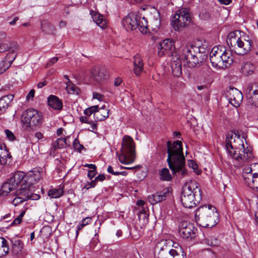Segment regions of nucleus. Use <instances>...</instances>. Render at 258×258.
Here are the masks:
<instances>
[{
  "mask_svg": "<svg viewBox=\"0 0 258 258\" xmlns=\"http://www.w3.org/2000/svg\"><path fill=\"white\" fill-rule=\"evenodd\" d=\"M167 159L169 168L175 176L184 177L187 174L185 168V158L183 155L182 142L180 141H168L167 143Z\"/></svg>",
  "mask_w": 258,
  "mask_h": 258,
  "instance_id": "obj_1",
  "label": "nucleus"
},
{
  "mask_svg": "<svg viewBox=\"0 0 258 258\" xmlns=\"http://www.w3.org/2000/svg\"><path fill=\"white\" fill-rule=\"evenodd\" d=\"M227 43L231 52L238 55H244L251 50L253 41L248 35L244 34L241 36V32L237 30L229 33Z\"/></svg>",
  "mask_w": 258,
  "mask_h": 258,
  "instance_id": "obj_2",
  "label": "nucleus"
},
{
  "mask_svg": "<svg viewBox=\"0 0 258 258\" xmlns=\"http://www.w3.org/2000/svg\"><path fill=\"white\" fill-rule=\"evenodd\" d=\"M202 200V191L195 181L185 183L182 187L181 202L186 208L195 207Z\"/></svg>",
  "mask_w": 258,
  "mask_h": 258,
  "instance_id": "obj_3",
  "label": "nucleus"
},
{
  "mask_svg": "<svg viewBox=\"0 0 258 258\" xmlns=\"http://www.w3.org/2000/svg\"><path fill=\"white\" fill-rule=\"evenodd\" d=\"M218 213L216 208L208 205L201 206L196 211L195 219L197 223L203 227H212L218 222Z\"/></svg>",
  "mask_w": 258,
  "mask_h": 258,
  "instance_id": "obj_4",
  "label": "nucleus"
},
{
  "mask_svg": "<svg viewBox=\"0 0 258 258\" xmlns=\"http://www.w3.org/2000/svg\"><path fill=\"white\" fill-rule=\"evenodd\" d=\"M210 59L215 68H228L233 62L231 51H228L223 46H214L210 53Z\"/></svg>",
  "mask_w": 258,
  "mask_h": 258,
  "instance_id": "obj_5",
  "label": "nucleus"
},
{
  "mask_svg": "<svg viewBox=\"0 0 258 258\" xmlns=\"http://www.w3.org/2000/svg\"><path fill=\"white\" fill-rule=\"evenodd\" d=\"M201 49L204 48L191 44H186L183 48L182 58L186 63L188 67H196L206 59L207 56L202 52Z\"/></svg>",
  "mask_w": 258,
  "mask_h": 258,
  "instance_id": "obj_6",
  "label": "nucleus"
},
{
  "mask_svg": "<svg viewBox=\"0 0 258 258\" xmlns=\"http://www.w3.org/2000/svg\"><path fill=\"white\" fill-rule=\"evenodd\" d=\"M238 147L233 146L229 141L226 142V147L227 151L235 160L237 166L240 167L245 163L249 162L253 158L251 151L244 148V145L242 141Z\"/></svg>",
  "mask_w": 258,
  "mask_h": 258,
  "instance_id": "obj_7",
  "label": "nucleus"
},
{
  "mask_svg": "<svg viewBox=\"0 0 258 258\" xmlns=\"http://www.w3.org/2000/svg\"><path fill=\"white\" fill-rule=\"evenodd\" d=\"M121 23L127 31L138 29L143 34L147 33V20L139 14H128L122 20Z\"/></svg>",
  "mask_w": 258,
  "mask_h": 258,
  "instance_id": "obj_8",
  "label": "nucleus"
},
{
  "mask_svg": "<svg viewBox=\"0 0 258 258\" xmlns=\"http://www.w3.org/2000/svg\"><path fill=\"white\" fill-rule=\"evenodd\" d=\"M135 143L132 138L124 136L122 138L121 153L118 156V160L123 164H128L134 162L136 159Z\"/></svg>",
  "mask_w": 258,
  "mask_h": 258,
  "instance_id": "obj_9",
  "label": "nucleus"
},
{
  "mask_svg": "<svg viewBox=\"0 0 258 258\" xmlns=\"http://www.w3.org/2000/svg\"><path fill=\"white\" fill-rule=\"evenodd\" d=\"M21 120L26 130H36L41 125L43 118L40 112L36 109L31 108L23 112Z\"/></svg>",
  "mask_w": 258,
  "mask_h": 258,
  "instance_id": "obj_10",
  "label": "nucleus"
},
{
  "mask_svg": "<svg viewBox=\"0 0 258 258\" xmlns=\"http://www.w3.org/2000/svg\"><path fill=\"white\" fill-rule=\"evenodd\" d=\"M191 22V13L189 9L182 8L177 10L171 18V25L175 31H180L188 26Z\"/></svg>",
  "mask_w": 258,
  "mask_h": 258,
  "instance_id": "obj_11",
  "label": "nucleus"
},
{
  "mask_svg": "<svg viewBox=\"0 0 258 258\" xmlns=\"http://www.w3.org/2000/svg\"><path fill=\"white\" fill-rule=\"evenodd\" d=\"M197 229L187 221H182L179 226V233L182 238L192 239L196 236Z\"/></svg>",
  "mask_w": 258,
  "mask_h": 258,
  "instance_id": "obj_12",
  "label": "nucleus"
},
{
  "mask_svg": "<svg viewBox=\"0 0 258 258\" xmlns=\"http://www.w3.org/2000/svg\"><path fill=\"white\" fill-rule=\"evenodd\" d=\"M161 25L160 14L158 10L153 9L150 12L149 21H147V32L151 33V31L156 32L159 30Z\"/></svg>",
  "mask_w": 258,
  "mask_h": 258,
  "instance_id": "obj_13",
  "label": "nucleus"
},
{
  "mask_svg": "<svg viewBox=\"0 0 258 258\" xmlns=\"http://www.w3.org/2000/svg\"><path fill=\"white\" fill-rule=\"evenodd\" d=\"M226 96L229 103L233 106L237 107L240 106L242 101V93L234 87H229L226 91Z\"/></svg>",
  "mask_w": 258,
  "mask_h": 258,
  "instance_id": "obj_14",
  "label": "nucleus"
},
{
  "mask_svg": "<svg viewBox=\"0 0 258 258\" xmlns=\"http://www.w3.org/2000/svg\"><path fill=\"white\" fill-rule=\"evenodd\" d=\"M109 77L108 73L104 67H95L90 71V78L98 83H103Z\"/></svg>",
  "mask_w": 258,
  "mask_h": 258,
  "instance_id": "obj_15",
  "label": "nucleus"
},
{
  "mask_svg": "<svg viewBox=\"0 0 258 258\" xmlns=\"http://www.w3.org/2000/svg\"><path fill=\"white\" fill-rule=\"evenodd\" d=\"M170 192V188H164L161 191H157L156 193L149 195L148 197L149 202L151 205H155L159 202L164 201L168 197Z\"/></svg>",
  "mask_w": 258,
  "mask_h": 258,
  "instance_id": "obj_16",
  "label": "nucleus"
},
{
  "mask_svg": "<svg viewBox=\"0 0 258 258\" xmlns=\"http://www.w3.org/2000/svg\"><path fill=\"white\" fill-rule=\"evenodd\" d=\"M158 55L162 56L164 55H169L174 50V42L169 39H165L160 42L158 45Z\"/></svg>",
  "mask_w": 258,
  "mask_h": 258,
  "instance_id": "obj_17",
  "label": "nucleus"
},
{
  "mask_svg": "<svg viewBox=\"0 0 258 258\" xmlns=\"http://www.w3.org/2000/svg\"><path fill=\"white\" fill-rule=\"evenodd\" d=\"M246 97L248 103L252 106L258 107V85L253 84L247 89Z\"/></svg>",
  "mask_w": 258,
  "mask_h": 258,
  "instance_id": "obj_18",
  "label": "nucleus"
},
{
  "mask_svg": "<svg viewBox=\"0 0 258 258\" xmlns=\"http://www.w3.org/2000/svg\"><path fill=\"white\" fill-rule=\"evenodd\" d=\"M41 178V173L38 169L34 168L28 171L25 175L24 182L26 183V185L25 186H29L36 183Z\"/></svg>",
  "mask_w": 258,
  "mask_h": 258,
  "instance_id": "obj_19",
  "label": "nucleus"
},
{
  "mask_svg": "<svg viewBox=\"0 0 258 258\" xmlns=\"http://www.w3.org/2000/svg\"><path fill=\"white\" fill-rule=\"evenodd\" d=\"M242 177L248 186H252L255 182V179L258 178V174L257 173H252L251 168L247 166L243 169Z\"/></svg>",
  "mask_w": 258,
  "mask_h": 258,
  "instance_id": "obj_20",
  "label": "nucleus"
},
{
  "mask_svg": "<svg viewBox=\"0 0 258 258\" xmlns=\"http://www.w3.org/2000/svg\"><path fill=\"white\" fill-rule=\"evenodd\" d=\"M18 49L19 46L17 43L13 42L11 43V48L9 50V52L3 60L10 63L11 66L17 56L16 51Z\"/></svg>",
  "mask_w": 258,
  "mask_h": 258,
  "instance_id": "obj_21",
  "label": "nucleus"
},
{
  "mask_svg": "<svg viewBox=\"0 0 258 258\" xmlns=\"http://www.w3.org/2000/svg\"><path fill=\"white\" fill-rule=\"evenodd\" d=\"M13 98L14 95L12 94L4 95L0 98V113L6 112V110L10 106Z\"/></svg>",
  "mask_w": 258,
  "mask_h": 258,
  "instance_id": "obj_22",
  "label": "nucleus"
},
{
  "mask_svg": "<svg viewBox=\"0 0 258 258\" xmlns=\"http://www.w3.org/2000/svg\"><path fill=\"white\" fill-rule=\"evenodd\" d=\"M17 195H26L27 197V200H37L40 198V196L38 194H32L28 187L25 186L21 187L16 191Z\"/></svg>",
  "mask_w": 258,
  "mask_h": 258,
  "instance_id": "obj_23",
  "label": "nucleus"
},
{
  "mask_svg": "<svg viewBox=\"0 0 258 258\" xmlns=\"http://www.w3.org/2000/svg\"><path fill=\"white\" fill-rule=\"evenodd\" d=\"M93 21L102 29H105L107 27V21L104 18V17L93 11H90Z\"/></svg>",
  "mask_w": 258,
  "mask_h": 258,
  "instance_id": "obj_24",
  "label": "nucleus"
},
{
  "mask_svg": "<svg viewBox=\"0 0 258 258\" xmlns=\"http://www.w3.org/2000/svg\"><path fill=\"white\" fill-rule=\"evenodd\" d=\"M48 104L50 107L55 110H60L62 108V101L54 95H50L48 98Z\"/></svg>",
  "mask_w": 258,
  "mask_h": 258,
  "instance_id": "obj_25",
  "label": "nucleus"
},
{
  "mask_svg": "<svg viewBox=\"0 0 258 258\" xmlns=\"http://www.w3.org/2000/svg\"><path fill=\"white\" fill-rule=\"evenodd\" d=\"M134 73L137 76H140L143 70L144 63L139 55L134 57Z\"/></svg>",
  "mask_w": 258,
  "mask_h": 258,
  "instance_id": "obj_26",
  "label": "nucleus"
},
{
  "mask_svg": "<svg viewBox=\"0 0 258 258\" xmlns=\"http://www.w3.org/2000/svg\"><path fill=\"white\" fill-rule=\"evenodd\" d=\"M24 179H25V173L23 172L18 171L15 172L9 179L17 188Z\"/></svg>",
  "mask_w": 258,
  "mask_h": 258,
  "instance_id": "obj_27",
  "label": "nucleus"
},
{
  "mask_svg": "<svg viewBox=\"0 0 258 258\" xmlns=\"http://www.w3.org/2000/svg\"><path fill=\"white\" fill-rule=\"evenodd\" d=\"M109 110L105 108V106H103L102 108L98 107V111L95 113V121H103L105 120L109 116Z\"/></svg>",
  "mask_w": 258,
  "mask_h": 258,
  "instance_id": "obj_28",
  "label": "nucleus"
},
{
  "mask_svg": "<svg viewBox=\"0 0 258 258\" xmlns=\"http://www.w3.org/2000/svg\"><path fill=\"white\" fill-rule=\"evenodd\" d=\"M15 189H16V187L10 182V180L8 179V181L2 185L1 190H0L1 192L0 195L3 196H6Z\"/></svg>",
  "mask_w": 258,
  "mask_h": 258,
  "instance_id": "obj_29",
  "label": "nucleus"
},
{
  "mask_svg": "<svg viewBox=\"0 0 258 258\" xmlns=\"http://www.w3.org/2000/svg\"><path fill=\"white\" fill-rule=\"evenodd\" d=\"M9 250L8 241L4 238L0 237V257L6 255Z\"/></svg>",
  "mask_w": 258,
  "mask_h": 258,
  "instance_id": "obj_30",
  "label": "nucleus"
},
{
  "mask_svg": "<svg viewBox=\"0 0 258 258\" xmlns=\"http://www.w3.org/2000/svg\"><path fill=\"white\" fill-rule=\"evenodd\" d=\"M23 243L20 239H15L12 241V251L14 254H19L23 249Z\"/></svg>",
  "mask_w": 258,
  "mask_h": 258,
  "instance_id": "obj_31",
  "label": "nucleus"
},
{
  "mask_svg": "<svg viewBox=\"0 0 258 258\" xmlns=\"http://www.w3.org/2000/svg\"><path fill=\"white\" fill-rule=\"evenodd\" d=\"M66 90L69 94H79L80 92V89L74 84L70 79L66 83Z\"/></svg>",
  "mask_w": 258,
  "mask_h": 258,
  "instance_id": "obj_32",
  "label": "nucleus"
},
{
  "mask_svg": "<svg viewBox=\"0 0 258 258\" xmlns=\"http://www.w3.org/2000/svg\"><path fill=\"white\" fill-rule=\"evenodd\" d=\"M69 144L67 142L66 138H60L57 139L52 144V148L54 151L57 149H61L66 147V146L69 145Z\"/></svg>",
  "mask_w": 258,
  "mask_h": 258,
  "instance_id": "obj_33",
  "label": "nucleus"
},
{
  "mask_svg": "<svg viewBox=\"0 0 258 258\" xmlns=\"http://www.w3.org/2000/svg\"><path fill=\"white\" fill-rule=\"evenodd\" d=\"M41 29L43 32L50 34L52 33L54 30V27L47 21L43 20L41 22Z\"/></svg>",
  "mask_w": 258,
  "mask_h": 258,
  "instance_id": "obj_34",
  "label": "nucleus"
},
{
  "mask_svg": "<svg viewBox=\"0 0 258 258\" xmlns=\"http://www.w3.org/2000/svg\"><path fill=\"white\" fill-rule=\"evenodd\" d=\"M159 176L160 180L162 181H169L172 179L169 170L167 168H163L160 171Z\"/></svg>",
  "mask_w": 258,
  "mask_h": 258,
  "instance_id": "obj_35",
  "label": "nucleus"
},
{
  "mask_svg": "<svg viewBox=\"0 0 258 258\" xmlns=\"http://www.w3.org/2000/svg\"><path fill=\"white\" fill-rule=\"evenodd\" d=\"M171 68L172 73L174 76L178 77L181 75L182 73V69L180 61L177 62L176 63H172Z\"/></svg>",
  "mask_w": 258,
  "mask_h": 258,
  "instance_id": "obj_36",
  "label": "nucleus"
},
{
  "mask_svg": "<svg viewBox=\"0 0 258 258\" xmlns=\"http://www.w3.org/2000/svg\"><path fill=\"white\" fill-rule=\"evenodd\" d=\"M63 195V190L61 188L49 190L48 195L51 198H58Z\"/></svg>",
  "mask_w": 258,
  "mask_h": 258,
  "instance_id": "obj_37",
  "label": "nucleus"
},
{
  "mask_svg": "<svg viewBox=\"0 0 258 258\" xmlns=\"http://www.w3.org/2000/svg\"><path fill=\"white\" fill-rule=\"evenodd\" d=\"M205 243L211 246H218L220 243V241L216 237H210L205 239Z\"/></svg>",
  "mask_w": 258,
  "mask_h": 258,
  "instance_id": "obj_38",
  "label": "nucleus"
},
{
  "mask_svg": "<svg viewBox=\"0 0 258 258\" xmlns=\"http://www.w3.org/2000/svg\"><path fill=\"white\" fill-rule=\"evenodd\" d=\"M91 222V218L89 217L84 218L80 223L77 226V229L76 230V237L79 235V231L81 230L85 226L90 224Z\"/></svg>",
  "mask_w": 258,
  "mask_h": 258,
  "instance_id": "obj_39",
  "label": "nucleus"
},
{
  "mask_svg": "<svg viewBox=\"0 0 258 258\" xmlns=\"http://www.w3.org/2000/svg\"><path fill=\"white\" fill-rule=\"evenodd\" d=\"M199 18L204 21L209 20L211 18V14L208 10L203 9L201 10L199 15Z\"/></svg>",
  "mask_w": 258,
  "mask_h": 258,
  "instance_id": "obj_40",
  "label": "nucleus"
},
{
  "mask_svg": "<svg viewBox=\"0 0 258 258\" xmlns=\"http://www.w3.org/2000/svg\"><path fill=\"white\" fill-rule=\"evenodd\" d=\"M97 111H98V105H94L86 109L84 111V113L88 116H90L91 114H94V116L95 117V113H97L96 112Z\"/></svg>",
  "mask_w": 258,
  "mask_h": 258,
  "instance_id": "obj_41",
  "label": "nucleus"
},
{
  "mask_svg": "<svg viewBox=\"0 0 258 258\" xmlns=\"http://www.w3.org/2000/svg\"><path fill=\"white\" fill-rule=\"evenodd\" d=\"M253 69L254 66L249 62H247L243 66V71L246 72V73L249 75L253 73Z\"/></svg>",
  "mask_w": 258,
  "mask_h": 258,
  "instance_id": "obj_42",
  "label": "nucleus"
},
{
  "mask_svg": "<svg viewBox=\"0 0 258 258\" xmlns=\"http://www.w3.org/2000/svg\"><path fill=\"white\" fill-rule=\"evenodd\" d=\"M21 197H16L13 200V201L12 202L13 205H14L16 206L18 205V204H21L25 201H27V197H26V195H21Z\"/></svg>",
  "mask_w": 258,
  "mask_h": 258,
  "instance_id": "obj_43",
  "label": "nucleus"
},
{
  "mask_svg": "<svg viewBox=\"0 0 258 258\" xmlns=\"http://www.w3.org/2000/svg\"><path fill=\"white\" fill-rule=\"evenodd\" d=\"M26 211L25 210H23L19 216L17 217L11 224V226L17 225L21 223L22 218L24 215L25 214Z\"/></svg>",
  "mask_w": 258,
  "mask_h": 258,
  "instance_id": "obj_44",
  "label": "nucleus"
},
{
  "mask_svg": "<svg viewBox=\"0 0 258 258\" xmlns=\"http://www.w3.org/2000/svg\"><path fill=\"white\" fill-rule=\"evenodd\" d=\"M73 147L75 150H77L79 152H81V151L84 149L83 145L80 143V142L78 139H75L73 143Z\"/></svg>",
  "mask_w": 258,
  "mask_h": 258,
  "instance_id": "obj_45",
  "label": "nucleus"
},
{
  "mask_svg": "<svg viewBox=\"0 0 258 258\" xmlns=\"http://www.w3.org/2000/svg\"><path fill=\"white\" fill-rule=\"evenodd\" d=\"M10 67V63L2 60L0 61V75L8 70Z\"/></svg>",
  "mask_w": 258,
  "mask_h": 258,
  "instance_id": "obj_46",
  "label": "nucleus"
},
{
  "mask_svg": "<svg viewBox=\"0 0 258 258\" xmlns=\"http://www.w3.org/2000/svg\"><path fill=\"white\" fill-rule=\"evenodd\" d=\"M188 164L189 166L193 169L194 171L197 174L199 175L201 174V172L200 170H199L198 165L195 162L194 160H190L188 163Z\"/></svg>",
  "mask_w": 258,
  "mask_h": 258,
  "instance_id": "obj_47",
  "label": "nucleus"
},
{
  "mask_svg": "<svg viewBox=\"0 0 258 258\" xmlns=\"http://www.w3.org/2000/svg\"><path fill=\"white\" fill-rule=\"evenodd\" d=\"M5 133L6 135L7 138L11 141H14L16 140V138L12 132L8 129L5 130Z\"/></svg>",
  "mask_w": 258,
  "mask_h": 258,
  "instance_id": "obj_48",
  "label": "nucleus"
},
{
  "mask_svg": "<svg viewBox=\"0 0 258 258\" xmlns=\"http://www.w3.org/2000/svg\"><path fill=\"white\" fill-rule=\"evenodd\" d=\"M155 258H173L168 255L167 252L163 250H160L157 255H155Z\"/></svg>",
  "mask_w": 258,
  "mask_h": 258,
  "instance_id": "obj_49",
  "label": "nucleus"
},
{
  "mask_svg": "<svg viewBox=\"0 0 258 258\" xmlns=\"http://www.w3.org/2000/svg\"><path fill=\"white\" fill-rule=\"evenodd\" d=\"M11 45L9 46L5 43H0V52L9 51L10 49Z\"/></svg>",
  "mask_w": 258,
  "mask_h": 258,
  "instance_id": "obj_50",
  "label": "nucleus"
},
{
  "mask_svg": "<svg viewBox=\"0 0 258 258\" xmlns=\"http://www.w3.org/2000/svg\"><path fill=\"white\" fill-rule=\"evenodd\" d=\"M88 116H82L80 117V120L82 123H86L88 124H91L93 122V120H91Z\"/></svg>",
  "mask_w": 258,
  "mask_h": 258,
  "instance_id": "obj_51",
  "label": "nucleus"
},
{
  "mask_svg": "<svg viewBox=\"0 0 258 258\" xmlns=\"http://www.w3.org/2000/svg\"><path fill=\"white\" fill-rule=\"evenodd\" d=\"M97 184V182L94 180H92L91 182H88L85 185V188L88 189L91 187H94Z\"/></svg>",
  "mask_w": 258,
  "mask_h": 258,
  "instance_id": "obj_52",
  "label": "nucleus"
},
{
  "mask_svg": "<svg viewBox=\"0 0 258 258\" xmlns=\"http://www.w3.org/2000/svg\"><path fill=\"white\" fill-rule=\"evenodd\" d=\"M93 98L94 99H96L99 101H102L104 98V96L98 92H94L93 94Z\"/></svg>",
  "mask_w": 258,
  "mask_h": 258,
  "instance_id": "obj_53",
  "label": "nucleus"
},
{
  "mask_svg": "<svg viewBox=\"0 0 258 258\" xmlns=\"http://www.w3.org/2000/svg\"><path fill=\"white\" fill-rule=\"evenodd\" d=\"M97 174L96 170H89L88 172L87 176L90 179H92L93 177L95 176Z\"/></svg>",
  "mask_w": 258,
  "mask_h": 258,
  "instance_id": "obj_54",
  "label": "nucleus"
},
{
  "mask_svg": "<svg viewBox=\"0 0 258 258\" xmlns=\"http://www.w3.org/2000/svg\"><path fill=\"white\" fill-rule=\"evenodd\" d=\"M58 60V57H54L52 58L47 63L46 66L50 67Z\"/></svg>",
  "mask_w": 258,
  "mask_h": 258,
  "instance_id": "obj_55",
  "label": "nucleus"
},
{
  "mask_svg": "<svg viewBox=\"0 0 258 258\" xmlns=\"http://www.w3.org/2000/svg\"><path fill=\"white\" fill-rule=\"evenodd\" d=\"M105 175L104 174H99L95 179L97 182L98 181H103L105 179Z\"/></svg>",
  "mask_w": 258,
  "mask_h": 258,
  "instance_id": "obj_56",
  "label": "nucleus"
},
{
  "mask_svg": "<svg viewBox=\"0 0 258 258\" xmlns=\"http://www.w3.org/2000/svg\"><path fill=\"white\" fill-rule=\"evenodd\" d=\"M169 254L172 256V257L174 258V257L175 256V255H177L179 254L178 251L174 249H171L169 250Z\"/></svg>",
  "mask_w": 258,
  "mask_h": 258,
  "instance_id": "obj_57",
  "label": "nucleus"
},
{
  "mask_svg": "<svg viewBox=\"0 0 258 258\" xmlns=\"http://www.w3.org/2000/svg\"><path fill=\"white\" fill-rule=\"evenodd\" d=\"M34 95L35 90L34 89L31 90L27 96V99H29L30 98H33L34 97Z\"/></svg>",
  "mask_w": 258,
  "mask_h": 258,
  "instance_id": "obj_58",
  "label": "nucleus"
},
{
  "mask_svg": "<svg viewBox=\"0 0 258 258\" xmlns=\"http://www.w3.org/2000/svg\"><path fill=\"white\" fill-rule=\"evenodd\" d=\"M122 80L120 78H116L115 79L114 85L115 86H118L122 82Z\"/></svg>",
  "mask_w": 258,
  "mask_h": 258,
  "instance_id": "obj_59",
  "label": "nucleus"
},
{
  "mask_svg": "<svg viewBox=\"0 0 258 258\" xmlns=\"http://www.w3.org/2000/svg\"><path fill=\"white\" fill-rule=\"evenodd\" d=\"M84 167H88L91 169H94V170L97 169L96 166L93 164H86L84 165Z\"/></svg>",
  "mask_w": 258,
  "mask_h": 258,
  "instance_id": "obj_60",
  "label": "nucleus"
},
{
  "mask_svg": "<svg viewBox=\"0 0 258 258\" xmlns=\"http://www.w3.org/2000/svg\"><path fill=\"white\" fill-rule=\"evenodd\" d=\"M47 82L46 80L43 81V82H39L37 84V87L38 88H42L43 87L47 85Z\"/></svg>",
  "mask_w": 258,
  "mask_h": 258,
  "instance_id": "obj_61",
  "label": "nucleus"
},
{
  "mask_svg": "<svg viewBox=\"0 0 258 258\" xmlns=\"http://www.w3.org/2000/svg\"><path fill=\"white\" fill-rule=\"evenodd\" d=\"M107 171L108 173L115 175V173L116 171H114L113 168L111 166H109L107 168Z\"/></svg>",
  "mask_w": 258,
  "mask_h": 258,
  "instance_id": "obj_62",
  "label": "nucleus"
},
{
  "mask_svg": "<svg viewBox=\"0 0 258 258\" xmlns=\"http://www.w3.org/2000/svg\"><path fill=\"white\" fill-rule=\"evenodd\" d=\"M127 174V172L126 171H121V172H119V171H116L115 172V175H123V176H126V175Z\"/></svg>",
  "mask_w": 258,
  "mask_h": 258,
  "instance_id": "obj_63",
  "label": "nucleus"
},
{
  "mask_svg": "<svg viewBox=\"0 0 258 258\" xmlns=\"http://www.w3.org/2000/svg\"><path fill=\"white\" fill-rule=\"evenodd\" d=\"M35 137L39 140L43 138V134L40 132H36L35 133Z\"/></svg>",
  "mask_w": 258,
  "mask_h": 258,
  "instance_id": "obj_64",
  "label": "nucleus"
}]
</instances>
